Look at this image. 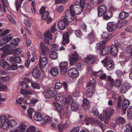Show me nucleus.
<instances>
[{
    "instance_id": "nucleus-1",
    "label": "nucleus",
    "mask_w": 132,
    "mask_h": 132,
    "mask_svg": "<svg viewBox=\"0 0 132 132\" xmlns=\"http://www.w3.org/2000/svg\"><path fill=\"white\" fill-rule=\"evenodd\" d=\"M10 122V126L11 127H15L10 132H25L27 125L23 122H22L18 124L15 120H11Z\"/></svg>"
},
{
    "instance_id": "nucleus-2",
    "label": "nucleus",
    "mask_w": 132,
    "mask_h": 132,
    "mask_svg": "<svg viewBox=\"0 0 132 132\" xmlns=\"http://www.w3.org/2000/svg\"><path fill=\"white\" fill-rule=\"evenodd\" d=\"M85 0H80V2H75L73 5L70 6V8L74 14L79 15L82 12V9L84 8Z\"/></svg>"
},
{
    "instance_id": "nucleus-3",
    "label": "nucleus",
    "mask_w": 132,
    "mask_h": 132,
    "mask_svg": "<svg viewBox=\"0 0 132 132\" xmlns=\"http://www.w3.org/2000/svg\"><path fill=\"white\" fill-rule=\"evenodd\" d=\"M9 120L5 115H3L0 117V128L4 130L9 129L10 126Z\"/></svg>"
},
{
    "instance_id": "nucleus-4",
    "label": "nucleus",
    "mask_w": 132,
    "mask_h": 132,
    "mask_svg": "<svg viewBox=\"0 0 132 132\" xmlns=\"http://www.w3.org/2000/svg\"><path fill=\"white\" fill-rule=\"evenodd\" d=\"M84 120L85 121L88 122L93 125L100 126L102 130H103L105 129V125L96 118H86L84 119Z\"/></svg>"
},
{
    "instance_id": "nucleus-5",
    "label": "nucleus",
    "mask_w": 132,
    "mask_h": 132,
    "mask_svg": "<svg viewBox=\"0 0 132 132\" xmlns=\"http://www.w3.org/2000/svg\"><path fill=\"white\" fill-rule=\"evenodd\" d=\"M122 99L121 97L119 96L118 98L117 106L119 108H120L122 107L124 111H125L129 106L130 103V101L127 99L124 100L122 104Z\"/></svg>"
},
{
    "instance_id": "nucleus-6",
    "label": "nucleus",
    "mask_w": 132,
    "mask_h": 132,
    "mask_svg": "<svg viewBox=\"0 0 132 132\" xmlns=\"http://www.w3.org/2000/svg\"><path fill=\"white\" fill-rule=\"evenodd\" d=\"M104 63V66H105L107 69L109 71L111 70L114 67V65L112 59L109 57H106L101 61Z\"/></svg>"
},
{
    "instance_id": "nucleus-7",
    "label": "nucleus",
    "mask_w": 132,
    "mask_h": 132,
    "mask_svg": "<svg viewBox=\"0 0 132 132\" xmlns=\"http://www.w3.org/2000/svg\"><path fill=\"white\" fill-rule=\"evenodd\" d=\"M73 11L70 7V10H67L65 12V16L64 19L68 21L69 22H71L73 21L74 19L75 16Z\"/></svg>"
},
{
    "instance_id": "nucleus-8",
    "label": "nucleus",
    "mask_w": 132,
    "mask_h": 132,
    "mask_svg": "<svg viewBox=\"0 0 132 132\" xmlns=\"http://www.w3.org/2000/svg\"><path fill=\"white\" fill-rule=\"evenodd\" d=\"M107 29L109 32L115 31L118 29H120L117 23H116L113 22H108L107 25Z\"/></svg>"
},
{
    "instance_id": "nucleus-9",
    "label": "nucleus",
    "mask_w": 132,
    "mask_h": 132,
    "mask_svg": "<svg viewBox=\"0 0 132 132\" xmlns=\"http://www.w3.org/2000/svg\"><path fill=\"white\" fill-rule=\"evenodd\" d=\"M66 98V95L62 93H58L56 94L55 97L54 99L56 103L60 102L62 104H64V101Z\"/></svg>"
},
{
    "instance_id": "nucleus-10",
    "label": "nucleus",
    "mask_w": 132,
    "mask_h": 132,
    "mask_svg": "<svg viewBox=\"0 0 132 132\" xmlns=\"http://www.w3.org/2000/svg\"><path fill=\"white\" fill-rule=\"evenodd\" d=\"M79 54L77 52H75L74 53L70 56L69 61L70 64L76 65L79 60Z\"/></svg>"
},
{
    "instance_id": "nucleus-11",
    "label": "nucleus",
    "mask_w": 132,
    "mask_h": 132,
    "mask_svg": "<svg viewBox=\"0 0 132 132\" xmlns=\"http://www.w3.org/2000/svg\"><path fill=\"white\" fill-rule=\"evenodd\" d=\"M54 88L52 87L45 90L44 92L45 97L49 98L53 97L55 95L54 93Z\"/></svg>"
},
{
    "instance_id": "nucleus-12",
    "label": "nucleus",
    "mask_w": 132,
    "mask_h": 132,
    "mask_svg": "<svg viewBox=\"0 0 132 132\" xmlns=\"http://www.w3.org/2000/svg\"><path fill=\"white\" fill-rule=\"evenodd\" d=\"M95 57L92 55H89L86 57H84L83 61L89 65H92L94 63L96 60Z\"/></svg>"
},
{
    "instance_id": "nucleus-13",
    "label": "nucleus",
    "mask_w": 132,
    "mask_h": 132,
    "mask_svg": "<svg viewBox=\"0 0 132 132\" xmlns=\"http://www.w3.org/2000/svg\"><path fill=\"white\" fill-rule=\"evenodd\" d=\"M68 21L63 19L60 21L57 24L58 28L61 30H63L66 28V26H68Z\"/></svg>"
},
{
    "instance_id": "nucleus-14",
    "label": "nucleus",
    "mask_w": 132,
    "mask_h": 132,
    "mask_svg": "<svg viewBox=\"0 0 132 132\" xmlns=\"http://www.w3.org/2000/svg\"><path fill=\"white\" fill-rule=\"evenodd\" d=\"M10 47V45H6L0 48V50L2 51L3 53L1 55L2 58H4L6 55L10 54V52H9Z\"/></svg>"
},
{
    "instance_id": "nucleus-15",
    "label": "nucleus",
    "mask_w": 132,
    "mask_h": 132,
    "mask_svg": "<svg viewBox=\"0 0 132 132\" xmlns=\"http://www.w3.org/2000/svg\"><path fill=\"white\" fill-rule=\"evenodd\" d=\"M53 104L55 106L57 111L60 114L63 116L64 114V111L61 104L54 102Z\"/></svg>"
},
{
    "instance_id": "nucleus-16",
    "label": "nucleus",
    "mask_w": 132,
    "mask_h": 132,
    "mask_svg": "<svg viewBox=\"0 0 132 132\" xmlns=\"http://www.w3.org/2000/svg\"><path fill=\"white\" fill-rule=\"evenodd\" d=\"M118 43L112 45L110 47V54L112 56H115L118 52V48L119 46Z\"/></svg>"
},
{
    "instance_id": "nucleus-17",
    "label": "nucleus",
    "mask_w": 132,
    "mask_h": 132,
    "mask_svg": "<svg viewBox=\"0 0 132 132\" xmlns=\"http://www.w3.org/2000/svg\"><path fill=\"white\" fill-rule=\"evenodd\" d=\"M79 74L77 69L74 67L71 68L68 71L69 76L72 77H77Z\"/></svg>"
},
{
    "instance_id": "nucleus-18",
    "label": "nucleus",
    "mask_w": 132,
    "mask_h": 132,
    "mask_svg": "<svg viewBox=\"0 0 132 132\" xmlns=\"http://www.w3.org/2000/svg\"><path fill=\"white\" fill-rule=\"evenodd\" d=\"M68 64V63L66 62L60 63V73L62 75H64L65 73Z\"/></svg>"
},
{
    "instance_id": "nucleus-19",
    "label": "nucleus",
    "mask_w": 132,
    "mask_h": 132,
    "mask_svg": "<svg viewBox=\"0 0 132 132\" xmlns=\"http://www.w3.org/2000/svg\"><path fill=\"white\" fill-rule=\"evenodd\" d=\"M7 59L10 62H13L15 63H20L21 61V59L20 57L14 55L10 56Z\"/></svg>"
},
{
    "instance_id": "nucleus-20",
    "label": "nucleus",
    "mask_w": 132,
    "mask_h": 132,
    "mask_svg": "<svg viewBox=\"0 0 132 132\" xmlns=\"http://www.w3.org/2000/svg\"><path fill=\"white\" fill-rule=\"evenodd\" d=\"M40 45L41 47L40 53L41 55L45 56L47 54L49 51L48 48L47 46L45 45L44 43H40Z\"/></svg>"
},
{
    "instance_id": "nucleus-21",
    "label": "nucleus",
    "mask_w": 132,
    "mask_h": 132,
    "mask_svg": "<svg viewBox=\"0 0 132 132\" xmlns=\"http://www.w3.org/2000/svg\"><path fill=\"white\" fill-rule=\"evenodd\" d=\"M107 11V7L105 5L103 4L100 6L98 9V15L100 17L102 16L103 14Z\"/></svg>"
},
{
    "instance_id": "nucleus-22",
    "label": "nucleus",
    "mask_w": 132,
    "mask_h": 132,
    "mask_svg": "<svg viewBox=\"0 0 132 132\" xmlns=\"http://www.w3.org/2000/svg\"><path fill=\"white\" fill-rule=\"evenodd\" d=\"M131 87L130 83H123L121 86V90L122 93H125L127 90Z\"/></svg>"
},
{
    "instance_id": "nucleus-23",
    "label": "nucleus",
    "mask_w": 132,
    "mask_h": 132,
    "mask_svg": "<svg viewBox=\"0 0 132 132\" xmlns=\"http://www.w3.org/2000/svg\"><path fill=\"white\" fill-rule=\"evenodd\" d=\"M119 28L123 27L124 26L129 23V20L125 19H121L117 22Z\"/></svg>"
},
{
    "instance_id": "nucleus-24",
    "label": "nucleus",
    "mask_w": 132,
    "mask_h": 132,
    "mask_svg": "<svg viewBox=\"0 0 132 132\" xmlns=\"http://www.w3.org/2000/svg\"><path fill=\"white\" fill-rule=\"evenodd\" d=\"M48 63V60L47 58L45 57L40 56L39 64L40 67H43L45 65Z\"/></svg>"
},
{
    "instance_id": "nucleus-25",
    "label": "nucleus",
    "mask_w": 132,
    "mask_h": 132,
    "mask_svg": "<svg viewBox=\"0 0 132 132\" xmlns=\"http://www.w3.org/2000/svg\"><path fill=\"white\" fill-rule=\"evenodd\" d=\"M107 113H106V111H105L103 112L102 113L100 114L98 118L102 121L103 120L105 119V123L106 124H107L108 123L109 119H107Z\"/></svg>"
},
{
    "instance_id": "nucleus-26",
    "label": "nucleus",
    "mask_w": 132,
    "mask_h": 132,
    "mask_svg": "<svg viewBox=\"0 0 132 132\" xmlns=\"http://www.w3.org/2000/svg\"><path fill=\"white\" fill-rule=\"evenodd\" d=\"M63 41L62 44L63 45L68 44L69 42V36L68 32H66L63 35Z\"/></svg>"
},
{
    "instance_id": "nucleus-27",
    "label": "nucleus",
    "mask_w": 132,
    "mask_h": 132,
    "mask_svg": "<svg viewBox=\"0 0 132 132\" xmlns=\"http://www.w3.org/2000/svg\"><path fill=\"white\" fill-rule=\"evenodd\" d=\"M41 72L38 68L36 67L34 69L32 72L33 76L35 78H38L40 76Z\"/></svg>"
},
{
    "instance_id": "nucleus-28",
    "label": "nucleus",
    "mask_w": 132,
    "mask_h": 132,
    "mask_svg": "<svg viewBox=\"0 0 132 132\" xmlns=\"http://www.w3.org/2000/svg\"><path fill=\"white\" fill-rule=\"evenodd\" d=\"M110 47L109 46H105L101 50L100 52L101 55L104 56L109 53L110 52Z\"/></svg>"
},
{
    "instance_id": "nucleus-29",
    "label": "nucleus",
    "mask_w": 132,
    "mask_h": 132,
    "mask_svg": "<svg viewBox=\"0 0 132 132\" xmlns=\"http://www.w3.org/2000/svg\"><path fill=\"white\" fill-rule=\"evenodd\" d=\"M112 35L107 32H103L102 35V37L104 39V40L106 41H109L112 37Z\"/></svg>"
},
{
    "instance_id": "nucleus-30",
    "label": "nucleus",
    "mask_w": 132,
    "mask_h": 132,
    "mask_svg": "<svg viewBox=\"0 0 132 132\" xmlns=\"http://www.w3.org/2000/svg\"><path fill=\"white\" fill-rule=\"evenodd\" d=\"M88 38L90 43L94 42L95 39V35L94 31L92 30L88 35Z\"/></svg>"
},
{
    "instance_id": "nucleus-31",
    "label": "nucleus",
    "mask_w": 132,
    "mask_h": 132,
    "mask_svg": "<svg viewBox=\"0 0 132 132\" xmlns=\"http://www.w3.org/2000/svg\"><path fill=\"white\" fill-rule=\"evenodd\" d=\"M106 42V41L104 40L100 42L96 45V48L99 51H100L104 47Z\"/></svg>"
},
{
    "instance_id": "nucleus-32",
    "label": "nucleus",
    "mask_w": 132,
    "mask_h": 132,
    "mask_svg": "<svg viewBox=\"0 0 132 132\" xmlns=\"http://www.w3.org/2000/svg\"><path fill=\"white\" fill-rule=\"evenodd\" d=\"M34 120L36 121H41L43 119V118L41 114L39 112L35 113L33 116Z\"/></svg>"
},
{
    "instance_id": "nucleus-33",
    "label": "nucleus",
    "mask_w": 132,
    "mask_h": 132,
    "mask_svg": "<svg viewBox=\"0 0 132 132\" xmlns=\"http://www.w3.org/2000/svg\"><path fill=\"white\" fill-rule=\"evenodd\" d=\"M79 103L77 102L74 101L72 102L71 105V110L73 111H76L79 107Z\"/></svg>"
},
{
    "instance_id": "nucleus-34",
    "label": "nucleus",
    "mask_w": 132,
    "mask_h": 132,
    "mask_svg": "<svg viewBox=\"0 0 132 132\" xmlns=\"http://www.w3.org/2000/svg\"><path fill=\"white\" fill-rule=\"evenodd\" d=\"M82 104V108L85 110H88L90 108L89 102L86 98H84L83 100Z\"/></svg>"
},
{
    "instance_id": "nucleus-35",
    "label": "nucleus",
    "mask_w": 132,
    "mask_h": 132,
    "mask_svg": "<svg viewBox=\"0 0 132 132\" xmlns=\"http://www.w3.org/2000/svg\"><path fill=\"white\" fill-rule=\"evenodd\" d=\"M114 110L113 109H112L110 108H107L106 109L105 111L107 113V119H110L111 117L113 114Z\"/></svg>"
},
{
    "instance_id": "nucleus-36",
    "label": "nucleus",
    "mask_w": 132,
    "mask_h": 132,
    "mask_svg": "<svg viewBox=\"0 0 132 132\" xmlns=\"http://www.w3.org/2000/svg\"><path fill=\"white\" fill-rule=\"evenodd\" d=\"M125 120L122 117H117L115 120V123L117 125L122 124L125 123Z\"/></svg>"
},
{
    "instance_id": "nucleus-37",
    "label": "nucleus",
    "mask_w": 132,
    "mask_h": 132,
    "mask_svg": "<svg viewBox=\"0 0 132 132\" xmlns=\"http://www.w3.org/2000/svg\"><path fill=\"white\" fill-rule=\"evenodd\" d=\"M13 38V37L10 34L7 36H4L2 38L3 41L4 42L3 43V44H5L9 42Z\"/></svg>"
},
{
    "instance_id": "nucleus-38",
    "label": "nucleus",
    "mask_w": 132,
    "mask_h": 132,
    "mask_svg": "<svg viewBox=\"0 0 132 132\" xmlns=\"http://www.w3.org/2000/svg\"><path fill=\"white\" fill-rule=\"evenodd\" d=\"M59 71L57 68H53L49 71V73L54 77L56 76L59 74Z\"/></svg>"
},
{
    "instance_id": "nucleus-39",
    "label": "nucleus",
    "mask_w": 132,
    "mask_h": 132,
    "mask_svg": "<svg viewBox=\"0 0 132 132\" xmlns=\"http://www.w3.org/2000/svg\"><path fill=\"white\" fill-rule=\"evenodd\" d=\"M73 97L71 95H68L67 97H66L65 98V100L64 101V104L66 103L67 104V106H66V107H68L69 106V103L73 101Z\"/></svg>"
},
{
    "instance_id": "nucleus-40",
    "label": "nucleus",
    "mask_w": 132,
    "mask_h": 132,
    "mask_svg": "<svg viewBox=\"0 0 132 132\" xmlns=\"http://www.w3.org/2000/svg\"><path fill=\"white\" fill-rule=\"evenodd\" d=\"M24 0H20L19 2V0H16L15 2V5L16 9L17 11H18L19 8H21V5Z\"/></svg>"
},
{
    "instance_id": "nucleus-41",
    "label": "nucleus",
    "mask_w": 132,
    "mask_h": 132,
    "mask_svg": "<svg viewBox=\"0 0 132 132\" xmlns=\"http://www.w3.org/2000/svg\"><path fill=\"white\" fill-rule=\"evenodd\" d=\"M58 54L56 52L51 51L50 53V58L53 60H55L57 58Z\"/></svg>"
},
{
    "instance_id": "nucleus-42",
    "label": "nucleus",
    "mask_w": 132,
    "mask_h": 132,
    "mask_svg": "<svg viewBox=\"0 0 132 132\" xmlns=\"http://www.w3.org/2000/svg\"><path fill=\"white\" fill-rule=\"evenodd\" d=\"M20 42V40L18 38H16L13 39L11 42V44L13 47H16Z\"/></svg>"
},
{
    "instance_id": "nucleus-43",
    "label": "nucleus",
    "mask_w": 132,
    "mask_h": 132,
    "mask_svg": "<svg viewBox=\"0 0 132 132\" xmlns=\"http://www.w3.org/2000/svg\"><path fill=\"white\" fill-rule=\"evenodd\" d=\"M128 16V13L123 11L119 14V17H120V19H123L126 18Z\"/></svg>"
},
{
    "instance_id": "nucleus-44",
    "label": "nucleus",
    "mask_w": 132,
    "mask_h": 132,
    "mask_svg": "<svg viewBox=\"0 0 132 132\" xmlns=\"http://www.w3.org/2000/svg\"><path fill=\"white\" fill-rule=\"evenodd\" d=\"M36 130L35 126L31 125L28 127L26 129V132H35Z\"/></svg>"
},
{
    "instance_id": "nucleus-45",
    "label": "nucleus",
    "mask_w": 132,
    "mask_h": 132,
    "mask_svg": "<svg viewBox=\"0 0 132 132\" xmlns=\"http://www.w3.org/2000/svg\"><path fill=\"white\" fill-rule=\"evenodd\" d=\"M34 112V109L33 108H30L27 110L28 116L30 119L32 118V114Z\"/></svg>"
},
{
    "instance_id": "nucleus-46",
    "label": "nucleus",
    "mask_w": 132,
    "mask_h": 132,
    "mask_svg": "<svg viewBox=\"0 0 132 132\" xmlns=\"http://www.w3.org/2000/svg\"><path fill=\"white\" fill-rule=\"evenodd\" d=\"M95 83H88L86 87L88 88V89H91V90H95Z\"/></svg>"
},
{
    "instance_id": "nucleus-47",
    "label": "nucleus",
    "mask_w": 132,
    "mask_h": 132,
    "mask_svg": "<svg viewBox=\"0 0 132 132\" xmlns=\"http://www.w3.org/2000/svg\"><path fill=\"white\" fill-rule=\"evenodd\" d=\"M20 93L23 95L26 94H29L30 95H32L33 92L30 91L28 90L23 89H21L20 90Z\"/></svg>"
},
{
    "instance_id": "nucleus-48",
    "label": "nucleus",
    "mask_w": 132,
    "mask_h": 132,
    "mask_svg": "<svg viewBox=\"0 0 132 132\" xmlns=\"http://www.w3.org/2000/svg\"><path fill=\"white\" fill-rule=\"evenodd\" d=\"M20 93L23 95L26 94H29L30 95H32L33 92L30 91L28 90L23 89H21L20 90Z\"/></svg>"
},
{
    "instance_id": "nucleus-49",
    "label": "nucleus",
    "mask_w": 132,
    "mask_h": 132,
    "mask_svg": "<svg viewBox=\"0 0 132 132\" xmlns=\"http://www.w3.org/2000/svg\"><path fill=\"white\" fill-rule=\"evenodd\" d=\"M52 124L51 125L52 127L54 129H56L57 125H58L59 121L56 119L52 120Z\"/></svg>"
},
{
    "instance_id": "nucleus-50",
    "label": "nucleus",
    "mask_w": 132,
    "mask_h": 132,
    "mask_svg": "<svg viewBox=\"0 0 132 132\" xmlns=\"http://www.w3.org/2000/svg\"><path fill=\"white\" fill-rule=\"evenodd\" d=\"M87 97L90 98L95 93V90H91V89H88L86 92Z\"/></svg>"
},
{
    "instance_id": "nucleus-51",
    "label": "nucleus",
    "mask_w": 132,
    "mask_h": 132,
    "mask_svg": "<svg viewBox=\"0 0 132 132\" xmlns=\"http://www.w3.org/2000/svg\"><path fill=\"white\" fill-rule=\"evenodd\" d=\"M126 51L127 53L131 54V56H132V45L128 46L126 49Z\"/></svg>"
},
{
    "instance_id": "nucleus-52",
    "label": "nucleus",
    "mask_w": 132,
    "mask_h": 132,
    "mask_svg": "<svg viewBox=\"0 0 132 132\" xmlns=\"http://www.w3.org/2000/svg\"><path fill=\"white\" fill-rule=\"evenodd\" d=\"M11 63V64H10V70L11 69L13 70H15L17 69V64L16 63L12 62Z\"/></svg>"
},
{
    "instance_id": "nucleus-53",
    "label": "nucleus",
    "mask_w": 132,
    "mask_h": 132,
    "mask_svg": "<svg viewBox=\"0 0 132 132\" xmlns=\"http://www.w3.org/2000/svg\"><path fill=\"white\" fill-rule=\"evenodd\" d=\"M103 73L102 70H100L97 72H94L92 73V75L96 77H98Z\"/></svg>"
},
{
    "instance_id": "nucleus-54",
    "label": "nucleus",
    "mask_w": 132,
    "mask_h": 132,
    "mask_svg": "<svg viewBox=\"0 0 132 132\" xmlns=\"http://www.w3.org/2000/svg\"><path fill=\"white\" fill-rule=\"evenodd\" d=\"M42 18L43 20H46L48 17L49 13L47 11H46L44 13H42Z\"/></svg>"
},
{
    "instance_id": "nucleus-55",
    "label": "nucleus",
    "mask_w": 132,
    "mask_h": 132,
    "mask_svg": "<svg viewBox=\"0 0 132 132\" xmlns=\"http://www.w3.org/2000/svg\"><path fill=\"white\" fill-rule=\"evenodd\" d=\"M44 120L45 123H49L52 121L51 117L48 116H45L44 118Z\"/></svg>"
},
{
    "instance_id": "nucleus-56",
    "label": "nucleus",
    "mask_w": 132,
    "mask_h": 132,
    "mask_svg": "<svg viewBox=\"0 0 132 132\" xmlns=\"http://www.w3.org/2000/svg\"><path fill=\"white\" fill-rule=\"evenodd\" d=\"M21 52L22 51L21 49L19 48H17L13 50V54L14 55H19L21 54Z\"/></svg>"
},
{
    "instance_id": "nucleus-57",
    "label": "nucleus",
    "mask_w": 132,
    "mask_h": 132,
    "mask_svg": "<svg viewBox=\"0 0 132 132\" xmlns=\"http://www.w3.org/2000/svg\"><path fill=\"white\" fill-rule=\"evenodd\" d=\"M92 112L95 116H97L99 114V112L97 108L96 107H94L93 108Z\"/></svg>"
},
{
    "instance_id": "nucleus-58",
    "label": "nucleus",
    "mask_w": 132,
    "mask_h": 132,
    "mask_svg": "<svg viewBox=\"0 0 132 132\" xmlns=\"http://www.w3.org/2000/svg\"><path fill=\"white\" fill-rule=\"evenodd\" d=\"M52 48L53 50L57 51L59 50V47L58 45L55 44L53 45Z\"/></svg>"
},
{
    "instance_id": "nucleus-59",
    "label": "nucleus",
    "mask_w": 132,
    "mask_h": 132,
    "mask_svg": "<svg viewBox=\"0 0 132 132\" xmlns=\"http://www.w3.org/2000/svg\"><path fill=\"white\" fill-rule=\"evenodd\" d=\"M61 128H60V126H58V129L59 131L61 132L62 131V130L63 128H65L68 126V124L67 123H65L63 125V126H61Z\"/></svg>"
},
{
    "instance_id": "nucleus-60",
    "label": "nucleus",
    "mask_w": 132,
    "mask_h": 132,
    "mask_svg": "<svg viewBox=\"0 0 132 132\" xmlns=\"http://www.w3.org/2000/svg\"><path fill=\"white\" fill-rule=\"evenodd\" d=\"M128 116L129 117L132 116V106L130 107L127 110Z\"/></svg>"
},
{
    "instance_id": "nucleus-61",
    "label": "nucleus",
    "mask_w": 132,
    "mask_h": 132,
    "mask_svg": "<svg viewBox=\"0 0 132 132\" xmlns=\"http://www.w3.org/2000/svg\"><path fill=\"white\" fill-rule=\"evenodd\" d=\"M75 34L76 36L80 38L82 35V33L80 30H78L75 32Z\"/></svg>"
},
{
    "instance_id": "nucleus-62",
    "label": "nucleus",
    "mask_w": 132,
    "mask_h": 132,
    "mask_svg": "<svg viewBox=\"0 0 132 132\" xmlns=\"http://www.w3.org/2000/svg\"><path fill=\"white\" fill-rule=\"evenodd\" d=\"M10 32L9 30L8 29H6L5 31H3L2 33L0 34V37L4 36L8 34Z\"/></svg>"
},
{
    "instance_id": "nucleus-63",
    "label": "nucleus",
    "mask_w": 132,
    "mask_h": 132,
    "mask_svg": "<svg viewBox=\"0 0 132 132\" xmlns=\"http://www.w3.org/2000/svg\"><path fill=\"white\" fill-rule=\"evenodd\" d=\"M6 64H5L3 67L6 70H10V65L9 63L6 62Z\"/></svg>"
},
{
    "instance_id": "nucleus-64",
    "label": "nucleus",
    "mask_w": 132,
    "mask_h": 132,
    "mask_svg": "<svg viewBox=\"0 0 132 132\" xmlns=\"http://www.w3.org/2000/svg\"><path fill=\"white\" fill-rule=\"evenodd\" d=\"M81 92L78 90H76L73 93V95L75 97H77L80 95Z\"/></svg>"
}]
</instances>
